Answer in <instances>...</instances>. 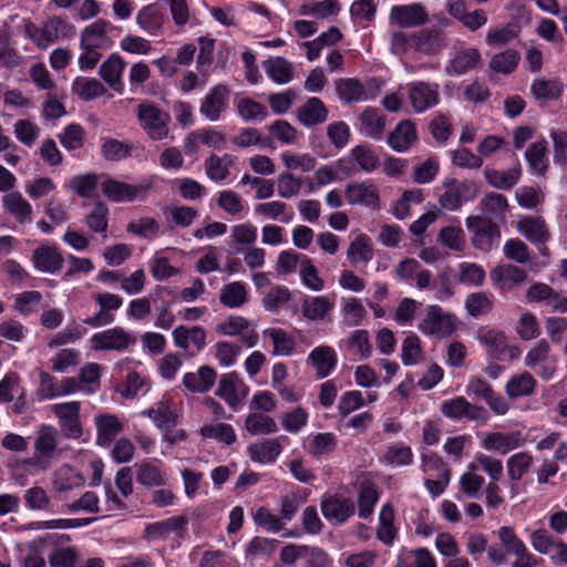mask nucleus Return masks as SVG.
<instances>
[{"mask_svg":"<svg viewBox=\"0 0 567 567\" xmlns=\"http://www.w3.org/2000/svg\"><path fill=\"white\" fill-rule=\"evenodd\" d=\"M24 34L39 49H47L60 39H68L75 34V28L61 17L54 16L38 27L28 20L24 23Z\"/></svg>","mask_w":567,"mask_h":567,"instance_id":"nucleus-1","label":"nucleus"},{"mask_svg":"<svg viewBox=\"0 0 567 567\" xmlns=\"http://www.w3.org/2000/svg\"><path fill=\"white\" fill-rule=\"evenodd\" d=\"M141 127L154 141H161L168 135L171 116L148 102L140 103L136 107Z\"/></svg>","mask_w":567,"mask_h":567,"instance_id":"nucleus-2","label":"nucleus"},{"mask_svg":"<svg viewBox=\"0 0 567 567\" xmlns=\"http://www.w3.org/2000/svg\"><path fill=\"white\" fill-rule=\"evenodd\" d=\"M152 187L151 182L132 185L112 178L104 181L101 185L103 195L114 203L143 200Z\"/></svg>","mask_w":567,"mask_h":567,"instance_id":"nucleus-3","label":"nucleus"},{"mask_svg":"<svg viewBox=\"0 0 567 567\" xmlns=\"http://www.w3.org/2000/svg\"><path fill=\"white\" fill-rule=\"evenodd\" d=\"M466 227L473 233L472 243L475 248L489 251L495 239L501 237L499 226L491 218L470 216Z\"/></svg>","mask_w":567,"mask_h":567,"instance_id":"nucleus-4","label":"nucleus"},{"mask_svg":"<svg viewBox=\"0 0 567 567\" xmlns=\"http://www.w3.org/2000/svg\"><path fill=\"white\" fill-rule=\"evenodd\" d=\"M441 412L452 420L467 419L470 421L486 422L489 419L488 411L481 405L467 401L464 396H456L441 404Z\"/></svg>","mask_w":567,"mask_h":567,"instance_id":"nucleus-5","label":"nucleus"},{"mask_svg":"<svg viewBox=\"0 0 567 567\" xmlns=\"http://www.w3.org/2000/svg\"><path fill=\"white\" fill-rule=\"evenodd\" d=\"M188 518L184 515L173 516L164 520L145 526L144 539L147 542L165 540L174 534L177 539H183L187 532Z\"/></svg>","mask_w":567,"mask_h":567,"instance_id":"nucleus-6","label":"nucleus"},{"mask_svg":"<svg viewBox=\"0 0 567 567\" xmlns=\"http://www.w3.org/2000/svg\"><path fill=\"white\" fill-rule=\"evenodd\" d=\"M136 342V338L123 328L116 327L95 333L91 338L95 351H125Z\"/></svg>","mask_w":567,"mask_h":567,"instance_id":"nucleus-7","label":"nucleus"},{"mask_svg":"<svg viewBox=\"0 0 567 567\" xmlns=\"http://www.w3.org/2000/svg\"><path fill=\"white\" fill-rule=\"evenodd\" d=\"M354 511L353 499L341 494L330 495L321 502L323 517L337 525L346 523L354 514Z\"/></svg>","mask_w":567,"mask_h":567,"instance_id":"nucleus-8","label":"nucleus"},{"mask_svg":"<svg viewBox=\"0 0 567 567\" xmlns=\"http://www.w3.org/2000/svg\"><path fill=\"white\" fill-rule=\"evenodd\" d=\"M420 329L426 334L445 338L454 332L455 326L452 316L444 313L437 306H430Z\"/></svg>","mask_w":567,"mask_h":567,"instance_id":"nucleus-9","label":"nucleus"},{"mask_svg":"<svg viewBox=\"0 0 567 567\" xmlns=\"http://www.w3.org/2000/svg\"><path fill=\"white\" fill-rule=\"evenodd\" d=\"M409 100L413 110L417 113L436 105L440 101L439 85L424 81L408 84Z\"/></svg>","mask_w":567,"mask_h":567,"instance_id":"nucleus-10","label":"nucleus"},{"mask_svg":"<svg viewBox=\"0 0 567 567\" xmlns=\"http://www.w3.org/2000/svg\"><path fill=\"white\" fill-rule=\"evenodd\" d=\"M467 393L477 399H483L489 409L498 415H504L509 406L501 395L496 394L491 384L482 377L471 378L467 384Z\"/></svg>","mask_w":567,"mask_h":567,"instance_id":"nucleus-11","label":"nucleus"},{"mask_svg":"<svg viewBox=\"0 0 567 567\" xmlns=\"http://www.w3.org/2000/svg\"><path fill=\"white\" fill-rule=\"evenodd\" d=\"M427 20V12L421 3L394 6L390 11V21L400 28L420 27Z\"/></svg>","mask_w":567,"mask_h":567,"instance_id":"nucleus-12","label":"nucleus"},{"mask_svg":"<svg viewBox=\"0 0 567 567\" xmlns=\"http://www.w3.org/2000/svg\"><path fill=\"white\" fill-rule=\"evenodd\" d=\"M80 402H66L54 404L52 411L60 421L65 435L71 439H79L82 435L80 423Z\"/></svg>","mask_w":567,"mask_h":567,"instance_id":"nucleus-13","label":"nucleus"},{"mask_svg":"<svg viewBox=\"0 0 567 567\" xmlns=\"http://www.w3.org/2000/svg\"><path fill=\"white\" fill-rule=\"evenodd\" d=\"M344 196L350 205L378 208L380 196L378 187L370 182H353L346 186Z\"/></svg>","mask_w":567,"mask_h":567,"instance_id":"nucleus-14","label":"nucleus"},{"mask_svg":"<svg viewBox=\"0 0 567 567\" xmlns=\"http://www.w3.org/2000/svg\"><path fill=\"white\" fill-rule=\"evenodd\" d=\"M94 299L100 306V311L86 318L83 322L93 328L111 324L114 321L112 311L121 308L123 303L122 298L114 293L101 292L97 293Z\"/></svg>","mask_w":567,"mask_h":567,"instance_id":"nucleus-15","label":"nucleus"},{"mask_svg":"<svg viewBox=\"0 0 567 567\" xmlns=\"http://www.w3.org/2000/svg\"><path fill=\"white\" fill-rule=\"evenodd\" d=\"M229 90L218 84L214 86L203 99L199 111L210 122H216L227 107Z\"/></svg>","mask_w":567,"mask_h":567,"instance_id":"nucleus-16","label":"nucleus"},{"mask_svg":"<svg viewBox=\"0 0 567 567\" xmlns=\"http://www.w3.org/2000/svg\"><path fill=\"white\" fill-rule=\"evenodd\" d=\"M32 262L41 272L55 274L62 269L64 258L58 248L42 245L33 250Z\"/></svg>","mask_w":567,"mask_h":567,"instance_id":"nucleus-17","label":"nucleus"},{"mask_svg":"<svg viewBox=\"0 0 567 567\" xmlns=\"http://www.w3.org/2000/svg\"><path fill=\"white\" fill-rule=\"evenodd\" d=\"M472 185L466 182H458L455 178H450L444 182V193L440 196V206L446 210H456L462 204L463 199H467L466 195L471 190Z\"/></svg>","mask_w":567,"mask_h":567,"instance_id":"nucleus-18","label":"nucleus"},{"mask_svg":"<svg viewBox=\"0 0 567 567\" xmlns=\"http://www.w3.org/2000/svg\"><path fill=\"white\" fill-rule=\"evenodd\" d=\"M525 443L520 432L488 433L482 442V446L487 451H495L501 454H506L509 451L522 446Z\"/></svg>","mask_w":567,"mask_h":567,"instance_id":"nucleus-19","label":"nucleus"},{"mask_svg":"<svg viewBox=\"0 0 567 567\" xmlns=\"http://www.w3.org/2000/svg\"><path fill=\"white\" fill-rule=\"evenodd\" d=\"M94 422L97 431L96 443L101 446H109L123 431V424L115 414H99Z\"/></svg>","mask_w":567,"mask_h":567,"instance_id":"nucleus-20","label":"nucleus"},{"mask_svg":"<svg viewBox=\"0 0 567 567\" xmlns=\"http://www.w3.org/2000/svg\"><path fill=\"white\" fill-rule=\"evenodd\" d=\"M444 47L442 32L435 29H423L413 33L412 50L425 55L436 54Z\"/></svg>","mask_w":567,"mask_h":567,"instance_id":"nucleus-21","label":"nucleus"},{"mask_svg":"<svg viewBox=\"0 0 567 567\" xmlns=\"http://www.w3.org/2000/svg\"><path fill=\"white\" fill-rule=\"evenodd\" d=\"M519 233L532 244H546L550 233L544 219L539 217H523L517 223Z\"/></svg>","mask_w":567,"mask_h":567,"instance_id":"nucleus-22","label":"nucleus"},{"mask_svg":"<svg viewBox=\"0 0 567 567\" xmlns=\"http://www.w3.org/2000/svg\"><path fill=\"white\" fill-rule=\"evenodd\" d=\"M308 360L311 362L319 379L328 377L337 365V353L329 346H320L315 348Z\"/></svg>","mask_w":567,"mask_h":567,"instance_id":"nucleus-23","label":"nucleus"},{"mask_svg":"<svg viewBox=\"0 0 567 567\" xmlns=\"http://www.w3.org/2000/svg\"><path fill=\"white\" fill-rule=\"evenodd\" d=\"M216 371L208 367L203 365L197 372H188L183 378V384L194 393L208 392L216 382Z\"/></svg>","mask_w":567,"mask_h":567,"instance_id":"nucleus-24","label":"nucleus"},{"mask_svg":"<svg viewBox=\"0 0 567 567\" xmlns=\"http://www.w3.org/2000/svg\"><path fill=\"white\" fill-rule=\"evenodd\" d=\"M417 135L413 122L401 121L388 137V144L395 152H405L416 141Z\"/></svg>","mask_w":567,"mask_h":567,"instance_id":"nucleus-25","label":"nucleus"},{"mask_svg":"<svg viewBox=\"0 0 567 567\" xmlns=\"http://www.w3.org/2000/svg\"><path fill=\"white\" fill-rule=\"evenodd\" d=\"M110 23L104 19H97L90 25L85 27L81 32V49H100L106 44L107 28Z\"/></svg>","mask_w":567,"mask_h":567,"instance_id":"nucleus-26","label":"nucleus"},{"mask_svg":"<svg viewBox=\"0 0 567 567\" xmlns=\"http://www.w3.org/2000/svg\"><path fill=\"white\" fill-rule=\"evenodd\" d=\"M2 203L4 210L13 216L20 224L30 223L32 220V207L19 192L4 195Z\"/></svg>","mask_w":567,"mask_h":567,"instance_id":"nucleus-27","label":"nucleus"},{"mask_svg":"<svg viewBox=\"0 0 567 567\" xmlns=\"http://www.w3.org/2000/svg\"><path fill=\"white\" fill-rule=\"evenodd\" d=\"M328 117V109L318 97H310L297 110V118L303 125L312 126L323 123Z\"/></svg>","mask_w":567,"mask_h":567,"instance_id":"nucleus-28","label":"nucleus"},{"mask_svg":"<svg viewBox=\"0 0 567 567\" xmlns=\"http://www.w3.org/2000/svg\"><path fill=\"white\" fill-rule=\"evenodd\" d=\"M125 63L123 59L117 54H112L106 61L100 66V75L102 79L116 92L121 93L122 87V73Z\"/></svg>","mask_w":567,"mask_h":567,"instance_id":"nucleus-29","label":"nucleus"},{"mask_svg":"<svg viewBox=\"0 0 567 567\" xmlns=\"http://www.w3.org/2000/svg\"><path fill=\"white\" fill-rule=\"evenodd\" d=\"M491 277L499 287L505 288L507 285L518 286L524 284L527 280V272L516 265L507 264L494 268Z\"/></svg>","mask_w":567,"mask_h":567,"instance_id":"nucleus-30","label":"nucleus"},{"mask_svg":"<svg viewBox=\"0 0 567 567\" xmlns=\"http://www.w3.org/2000/svg\"><path fill=\"white\" fill-rule=\"evenodd\" d=\"M281 451L282 445L279 439L265 440L261 443H255L248 447L250 458L259 463L274 462Z\"/></svg>","mask_w":567,"mask_h":567,"instance_id":"nucleus-31","label":"nucleus"},{"mask_svg":"<svg viewBox=\"0 0 567 567\" xmlns=\"http://www.w3.org/2000/svg\"><path fill=\"white\" fill-rule=\"evenodd\" d=\"M267 75L278 84H286L292 80L293 66L282 56L268 59L264 62Z\"/></svg>","mask_w":567,"mask_h":567,"instance_id":"nucleus-32","label":"nucleus"},{"mask_svg":"<svg viewBox=\"0 0 567 567\" xmlns=\"http://www.w3.org/2000/svg\"><path fill=\"white\" fill-rule=\"evenodd\" d=\"M361 130L371 138L381 140L385 128V116L377 109L368 107L360 115Z\"/></svg>","mask_w":567,"mask_h":567,"instance_id":"nucleus-33","label":"nucleus"},{"mask_svg":"<svg viewBox=\"0 0 567 567\" xmlns=\"http://www.w3.org/2000/svg\"><path fill=\"white\" fill-rule=\"evenodd\" d=\"M175 344L179 348L187 349L192 342L198 350L205 346L206 332L199 326L186 328L178 326L173 331Z\"/></svg>","mask_w":567,"mask_h":567,"instance_id":"nucleus-34","label":"nucleus"},{"mask_svg":"<svg viewBox=\"0 0 567 567\" xmlns=\"http://www.w3.org/2000/svg\"><path fill=\"white\" fill-rule=\"evenodd\" d=\"M136 481L143 486L146 487H155L164 485L165 483V472L161 468L159 463L156 461L153 462H142L136 465Z\"/></svg>","mask_w":567,"mask_h":567,"instance_id":"nucleus-35","label":"nucleus"},{"mask_svg":"<svg viewBox=\"0 0 567 567\" xmlns=\"http://www.w3.org/2000/svg\"><path fill=\"white\" fill-rule=\"evenodd\" d=\"M338 96L346 103L367 100V91L358 79H340L336 82Z\"/></svg>","mask_w":567,"mask_h":567,"instance_id":"nucleus-36","label":"nucleus"},{"mask_svg":"<svg viewBox=\"0 0 567 567\" xmlns=\"http://www.w3.org/2000/svg\"><path fill=\"white\" fill-rule=\"evenodd\" d=\"M546 152L547 143L545 140L532 143L526 150L525 157L533 173L542 176L546 174L548 168Z\"/></svg>","mask_w":567,"mask_h":567,"instance_id":"nucleus-37","label":"nucleus"},{"mask_svg":"<svg viewBox=\"0 0 567 567\" xmlns=\"http://www.w3.org/2000/svg\"><path fill=\"white\" fill-rule=\"evenodd\" d=\"M536 380L529 372L513 375L505 386L506 394L511 399L530 395L534 392Z\"/></svg>","mask_w":567,"mask_h":567,"instance_id":"nucleus-38","label":"nucleus"},{"mask_svg":"<svg viewBox=\"0 0 567 567\" xmlns=\"http://www.w3.org/2000/svg\"><path fill=\"white\" fill-rule=\"evenodd\" d=\"M484 175L493 187L499 189H511L517 184L520 177V169L518 167H513L507 171L486 168L484 171Z\"/></svg>","mask_w":567,"mask_h":567,"instance_id":"nucleus-39","label":"nucleus"},{"mask_svg":"<svg viewBox=\"0 0 567 567\" xmlns=\"http://www.w3.org/2000/svg\"><path fill=\"white\" fill-rule=\"evenodd\" d=\"M478 340L487 348L488 354L499 360L507 349V338L503 331L491 329L480 333Z\"/></svg>","mask_w":567,"mask_h":567,"instance_id":"nucleus-40","label":"nucleus"},{"mask_svg":"<svg viewBox=\"0 0 567 567\" xmlns=\"http://www.w3.org/2000/svg\"><path fill=\"white\" fill-rule=\"evenodd\" d=\"M245 429L251 435H267L276 433L278 427L275 420L264 413H250L245 420Z\"/></svg>","mask_w":567,"mask_h":567,"instance_id":"nucleus-41","label":"nucleus"},{"mask_svg":"<svg viewBox=\"0 0 567 567\" xmlns=\"http://www.w3.org/2000/svg\"><path fill=\"white\" fill-rule=\"evenodd\" d=\"M333 302L328 297L319 296L306 299L302 302V316L308 320H322L332 309Z\"/></svg>","mask_w":567,"mask_h":567,"instance_id":"nucleus-42","label":"nucleus"},{"mask_svg":"<svg viewBox=\"0 0 567 567\" xmlns=\"http://www.w3.org/2000/svg\"><path fill=\"white\" fill-rule=\"evenodd\" d=\"M347 257L352 265L370 261L373 258V249L369 237L364 234L355 237L349 245Z\"/></svg>","mask_w":567,"mask_h":567,"instance_id":"nucleus-43","label":"nucleus"},{"mask_svg":"<svg viewBox=\"0 0 567 567\" xmlns=\"http://www.w3.org/2000/svg\"><path fill=\"white\" fill-rule=\"evenodd\" d=\"M480 60L481 54L477 49L461 51L451 60L447 72H453L457 75L464 74L475 68Z\"/></svg>","mask_w":567,"mask_h":567,"instance_id":"nucleus-44","label":"nucleus"},{"mask_svg":"<svg viewBox=\"0 0 567 567\" xmlns=\"http://www.w3.org/2000/svg\"><path fill=\"white\" fill-rule=\"evenodd\" d=\"M520 56L514 49H508L492 56L488 66L493 72L509 74L518 64Z\"/></svg>","mask_w":567,"mask_h":567,"instance_id":"nucleus-45","label":"nucleus"},{"mask_svg":"<svg viewBox=\"0 0 567 567\" xmlns=\"http://www.w3.org/2000/svg\"><path fill=\"white\" fill-rule=\"evenodd\" d=\"M220 302L228 308H238L247 302V291L245 286L239 281L226 285L220 290Z\"/></svg>","mask_w":567,"mask_h":567,"instance_id":"nucleus-46","label":"nucleus"},{"mask_svg":"<svg viewBox=\"0 0 567 567\" xmlns=\"http://www.w3.org/2000/svg\"><path fill=\"white\" fill-rule=\"evenodd\" d=\"M83 483L84 478L68 465L61 466L54 473L53 485L59 493L68 492L73 487L81 486Z\"/></svg>","mask_w":567,"mask_h":567,"instance_id":"nucleus-47","label":"nucleus"},{"mask_svg":"<svg viewBox=\"0 0 567 567\" xmlns=\"http://www.w3.org/2000/svg\"><path fill=\"white\" fill-rule=\"evenodd\" d=\"M350 158L357 164V169L364 172L374 171L380 163L375 153L367 145H357L351 150Z\"/></svg>","mask_w":567,"mask_h":567,"instance_id":"nucleus-48","label":"nucleus"},{"mask_svg":"<svg viewBox=\"0 0 567 567\" xmlns=\"http://www.w3.org/2000/svg\"><path fill=\"white\" fill-rule=\"evenodd\" d=\"M239 383V378L235 372L223 374L216 394L224 399L230 406H236L239 403L237 393Z\"/></svg>","mask_w":567,"mask_h":567,"instance_id":"nucleus-49","label":"nucleus"},{"mask_svg":"<svg viewBox=\"0 0 567 567\" xmlns=\"http://www.w3.org/2000/svg\"><path fill=\"white\" fill-rule=\"evenodd\" d=\"M503 252L506 259L519 265H526L530 261V250L519 238L508 239L504 244Z\"/></svg>","mask_w":567,"mask_h":567,"instance_id":"nucleus-50","label":"nucleus"},{"mask_svg":"<svg viewBox=\"0 0 567 567\" xmlns=\"http://www.w3.org/2000/svg\"><path fill=\"white\" fill-rule=\"evenodd\" d=\"M73 91L83 101H90L95 97L102 96L106 92L104 85L99 80L80 78H78L74 81Z\"/></svg>","mask_w":567,"mask_h":567,"instance_id":"nucleus-51","label":"nucleus"},{"mask_svg":"<svg viewBox=\"0 0 567 567\" xmlns=\"http://www.w3.org/2000/svg\"><path fill=\"white\" fill-rule=\"evenodd\" d=\"M58 446V431L52 426L42 425L34 442L35 451L44 456L51 455Z\"/></svg>","mask_w":567,"mask_h":567,"instance_id":"nucleus-52","label":"nucleus"},{"mask_svg":"<svg viewBox=\"0 0 567 567\" xmlns=\"http://www.w3.org/2000/svg\"><path fill=\"white\" fill-rule=\"evenodd\" d=\"M337 447V437L333 433H317L308 447L309 454L320 457L324 454L332 453Z\"/></svg>","mask_w":567,"mask_h":567,"instance_id":"nucleus-53","label":"nucleus"},{"mask_svg":"<svg viewBox=\"0 0 567 567\" xmlns=\"http://www.w3.org/2000/svg\"><path fill=\"white\" fill-rule=\"evenodd\" d=\"M533 464V456L527 452L512 455L507 460V472L512 481H519Z\"/></svg>","mask_w":567,"mask_h":567,"instance_id":"nucleus-54","label":"nucleus"},{"mask_svg":"<svg viewBox=\"0 0 567 567\" xmlns=\"http://www.w3.org/2000/svg\"><path fill=\"white\" fill-rule=\"evenodd\" d=\"M58 137L65 150L74 151L83 146L85 132L80 124H70Z\"/></svg>","mask_w":567,"mask_h":567,"instance_id":"nucleus-55","label":"nucleus"},{"mask_svg":"<svg viewBox=\"0 0 567 567\" xmlns=\"http://www.w3.org/2000/svg\"><path fill=\"white\" fill-rule=\"evenodd\" d=\"M156 425L162 430H172L176 426V414L169 410L164 403H159L157 408L150 409L144 412Z\"/></svg>","mask_w":567,"mask_h":567,"instance_id":"nucleus-56","label":"nucleus"},{"mask_svg":"<svg viewBox=\"0 0 567 567\" xmlns=\"http://www.w3.org/2000/svg\"><path fill=\"white\" fill-rule=\"evenodd\" d=\"M200 434L204 437L216 439L225 444H231L236 441L234 429L226 423L206 424L200 429Z\"/></svg>","mask_w":567,"mask_h":567,"instance_id":"nucleus-57","label":"nucleus"},{"mask_svg":"<svg viewBox=\"0 0 567 567\" xmlns=\"http://www.w3.org/2000/svg\"><path fill=\"white\" fill-rule=\"evenodd\" d=\"M470 472L464 473L460 478V488L468 497L476 498L484 485V477L473 473L476 470V464H470Z\"/></svg>","mask_w":567,"mask_h":567,"instance_id":"nucleus-58","label":"nucleus"},{"mask_svg":"<svg viewBox=\"0 0 567 567\" xmlns=\"http://www.w3.org/2000/svg\"><path fill=\"white\" fill-rule=\"evenodd\" d=\"M21 62L18 51L11 45L9 30L0 31V64L6 68H14Z\"/></svg>","mask_w":567,"mask_h":567,"instance_id":"nucleus-59","label":"nucleus"},{"mask_svg":"<svg viewBox=\"0 0 567 567\" xmlns=\"http://www.w3.org/2000/svg\"><path fill=\"white\" fill-rule=\"evenodd\" d=\"M272 340L275 355H290L295 349V339L282 329H271L267 332Z\"/></svg>","mask_w":567,"mask_h":567,"instance_id":"nucleus-60","label":"nucleus"},{"mask_svg":"<svg viewBox=\"0 0 567 567\" xmlns=\"http://www.w3.org/2000/svg\"><path fill=\"white\" fill-rule=\"evenodd\" d=\"M482 210L491 217H504L508 209V203L504 195L498 193L487 194L481 202Z\"/></svg>","mask_w":567,"mask_h":567,"instance_id":"nucleus-61","label":"nucleus"},{"mask_svg":"<svg viewBox=\"0 0 567 567\" xmlns=\"http://www.w3.org/2000/svg\"><path fill=\"white\" fill-rule=\"evenodd\" d=\"M532 93L537 100H554L561 93V85L555 80L536 79L532 84Z\"/></svg>","mask_w":567,"mask_h":567,"instance_id":"nucleus-62","label":"nucleus"},{"mask_svg":"<svg viewBox=\"0 0 567 567\" xmlns=\"http://www.w3.org/2000/svg\"><path fill=\"white\" fill-rule=\"evenodd\" d=\"M97 187V176L85 174L74 176L70 182V188L82 198L93 197Z\"/></svg>","mask_w":567,"mask_h":567,"instance_id":"nucleus-63","label":"nucleus"},{"mask_svg":"<svg viewBox=\"0 0 567 567\" xmlns=\"http://www.w3.org/2000/svg\"><path fill=\"white\" fill-rule=\"evenodd\" d=\"M465 308L472 317H480L492 310L493 301L485 292H474L467 296Z\"/></svg>","mask_w":567,"mask_h":567,"instance_id":"nucleus-64","label":"nucleus"}]
</instances>
